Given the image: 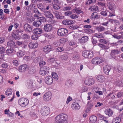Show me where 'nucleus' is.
Wrapping results in <instances>:
<instances>
[{"mask_svg": "<svg viewBox=\"0 0 123 123\" xmlns=\"http://www.w3.org/2000/svg\"><path fill=\"white\" fill-rule=\"evenodd\" d=\"M68 119V116L65 114H61L56 117V121H60L63 123H66Z\"/></svg>", "mask_w": 123, "mask_h": 123, "instance_id": "f257e3e1", "label": "nucleus"}, {"mask_svg": "<svg viewBox=\"0 0 123 123\" xmlns=\"http://www.w3.org/2000/svg\"><path fill=\"white\" fill-rule=\"evenodd\" d=\"M82 55L85 58L90 59L93 56L92 51L85 50L83 51Z\"/></svg>", "mask_w": 123, "mask_h": 123, "instance_id": "f03ea898", "label": "nucleus"}, {"mask_svg": "<svg viewBox=\"0 0 123 123\" xmlns=\"http://www.w3.org/2000/svg\"><path fill=\"white\" fill-rule=\"evenodd\" d=\"M40 112L42 115L43 116H46L50 112L49 108L48 107L44 106L43 107L41 110Z\"/></svg>", "mask_w": 123, "mask_h": 123, "instance_id": "7ed1b4c3", "label": "nucleus"}, {"mask_svg": "<svg viewBox=\"0 0 123 123\" xmlns=\"http://www.w3.org/2000/svg\"><path fill=\"white\" fill-rule=\"evenodd\" d=\"M68 32V30L65 28H62L58 29L57 33L60 36H65Z\"/></svg>", "mask_w": 123, "mask_h": 123, "instance_id": "20e7f679", "label": "nucleus"}, {"mask_svg": "<svg viewBox=\"0 0 123 123\" xmlns=\"http://www.w3.org/2000/svg\"><path fill=\"white\" fill-rule=\"evenodd\" d=\"M103 60L101 58L98 57H95L92 60V64H98L102 63Z\"/></svg>", "mask_w": 123, "mask_h": 123, "instance_id": "39448f33", "label": "nucleus"}, {"mask_svg": "<svg viewBox=\"0 0 123 123\" xmlns=\"http://www.w3.org/2000/svg\"><path fill=\"white\" fill-rule=\"evenodd\" d=\"M49 68L48 67H43L41 68L39 71V73L40 74L43 75H45L48 72Z\"/></svg>", "mask_w": 123, "mask_h": 123, "instance_id": "423d86ee", "label": "nucleus"}, {"mask_svg": "<svg viewBox=\"0 0 123 123\" xmlns=\"http://www.w3.org/2000/svg\"><path fill=\"white\" fill-rule=\"evenodd\" d=\"M27 99L24 98H21L18 101L19 104L22 107H25L27 105Z\"/></svg>", "mask_w": 123, "mask_h": 123, "instance_id": "0eeeda50", "label": "nucleus"}, {"mask_svg": "<svg viewBox=\"0 0 123 123\" xmlns=\"http://www.w3.org/2000/svg\"><path fill=\"white\" fill-rule=\"evenodd\" d=\"M12 36V38L16 40H19L20 39L19 33L15 30L13 31Z\"/></svg>", "mask_w": 123, "mask_h": 123, "instance_id": "6e6552de", "label": "nucleus"}, {"mask_svg": "<svg viewBox=\"0 0 123 123\" xmlns=\"http://www.w3.org/2000/svg\"><path fill=\"white\" fill-rule=\"evenodd\" d=\"M52 28V25L49 24H47L44 25L43 28V30L46 32L50 31Z\"/></svg>", "mask_w": 123, "mask_h": 123, "instance_id": "1a4fd4ad", "label": "nucleus"}, {"mask_svg": "<svg viewBox=\"0 0 123 123\" xmlns=\"http://www.w3.org/2000/svg\"><path fill=\"white\" fill-rule=\"evenodd\" d=\"M95 82L93 79L91 78H89L85 80L84 81L85 84L86 85L91 86Z\"/></svg>", "mask_w": 123, "mask_h": 123, "instance_id": "9d476101", "label": "nucleus"}, {"mask_svg": "<svg viewBox=\"0 0 123 123\" xmlns=\"http://www.w3.org/2000/svg\"><path fill=\"white\" fill-rule=\"evenodd\" d=\"M52 96L51 93L50 92H48L45 93L44 95L43 99L44 100H48L50 99Z\"/></svg>", "mask_w": 123, "mask_h": 123, "instance_id": "9b49d317", "label": "nucleus"}, {"mask_svg": "<svg viewBox=\"0 0 123 123\" xmlns=\"http://www.w3.org/2000/svg\"><path fill=\"white\" fill-rule=\"evenodd\" d=\"M120 53L119 51L117 49H113L111 51L110 55L111 57L115 58L116 57V55Z\"/></svg>", "mask_w": 123, "mask_h": 123, "instance_id": "f8f14e48", "label": "nucleus"}, {"mask_svg": "<svg viewBox=\"0 0 123 123\" xmlns=\"http://www.w3.org/2000/svg\"><path fill=\"white\" fill-rule=\"evenodd\" d=\"M45 81L46 83L48 85L52 84L53 82V79L50 76L46 77L45 78Z\"/></svg>", "mask_w": 123, "mask_h": 123, "instance_id": "ddd939ff", "label": "nucleus"}, {"mask_svg": "<svg viewBox=\"0 0 123 123\" xmlns=\"http://www.w3.org/2000/svg\"><path fill=\"white\" fill-rule=\"evenodd\" d=\"M43 13L47 18L52 19L54 18L53 14L51 13L50 11H44Z\"/></svg>", "mask_w": 123, "mask_h": 123, "instance_id": "4468645a", "label": "nucleus"}, {"mask_svg": "<svg viewBox=\"0 0 123 123\" xmlns=\"http://www.w3.org/2000/svg\"><path fill=\"white\" fill-rule=\"evenodd\" d=\"M32 32L34 34L39 35L43 33V31L40 28H35L33 30Z\"/></svg>", "mask_w": 123, "mask_h": 123, "instance_id": "2eb2a0df", "label": "nucleus"}, {"mask_svg": "<svg viewBox=\"0 0 123 123\" xmlns=\"http://www.w3.org/2000/svg\"><path fill=\"white\" fill-rule=\"evenodd\" d=\"M28 66L26 65H23L20 66L19 68V71L20 72H25L28 69Z\"/></svg>", "mask_w": 123, "mask_h": 123, "instance_id": "dca6fc26", "label": "nucleus"}, {"mask_svg": "<svg viewBox=\"0 0 123 123\" xmlns=\"http://www.w3.org/2000/svg\"><path fill=\"white\" fill-rule=\"evenodd\" d=\"M53 13L55 15V17L58 19L62 18L63 16H62L61 13L55 11H53Z\"/></svg>", "mask_w": 123, "mask_h": 123, "instance_id": "f3484780", "label": "nucleus"}, {"mask_svg": "<svg viewBox=\"0 0 123 123\" xmlns=\"http://www.w3.org/2000/svg\"><path fill=\"white\" fill-rule=\"evenodd\" d=\"M6 53L9 55H12L14 53V50L13 48L9 47L6 50Z\"/></svg>", "mask_w": 123, "mask_h": 123, "instance_id": "a211bd4d", "label": "nucleus"}, {"mask_svg": "<svg viewBox=\"0 0 123 123\" xmlns=\"http://www.w3.org/2000/svg\"><path fill=\"white\" fill-rule=\"evenodd\" d=\"M24 29L26 31L31 32L32 29L31 26L28 24H26L24 26Z\"/></svg>", "mask_w": 123, "mask_h": 123, "instance_id": "6ab92c4d", "label": "nucleus"}, {"mask_svg": "<svg viewBox=\"0 0 123 123\" xmlns=\"http://www.w3.org/2000/svg\"><path fill=\"white\" fill-rule=\"evenodd\" d=\"M62 23L64 25H68L74 23L73 21L69 19H65L62 22Z\"/></svg>", "mask_w": 123, "mask_h": 123, "instance_id": "aec40b11", "label": "nucleus"}, {"mask_svg": "<svg viewBox=\"0 0 123 123\" xmlns=\"http://www.w3.org/2000/svg\"><path fill=\"white\" fill-rule=\"evenodd\" d=\"M111 67L108 66H105L103 67L104 72L107 75L109 74V73L111 69Z\"/></svg>", "mask_w": 123, "mask_h": 123, "instance_id": "412c9836", "label": "nucleus"}, {"mask_svg": "<svg viewBox=\"0 0 123 123\" xmlns=\"http://www.w3.org/2000/svg\"><path fill=\"white\" fill-rule=\"evenodd\" d=\"M91 102H91L89 101L87 104V109L86 110V113H88L89 112L93 105V103Z\"/></svg>", "mask_w": 123, "mask_h": 123, "instance_id": "4be33fe9", "label": "nucleus"}, {"mask_svg": "<svg viewBox=\"0 0 123 123\" xmlns=\"http://www.w3.org/2000/svg\"><path fill=\"white\" fill-rule=\"evenodd\" d=\"M105 114L109 117L111 116L113 114V112L110 108L107 109L105 111Z\"/></svg>", "mask_w": 123, "mask_h": 123, "instance_id": "5701e85b", "label": "nucleus"}, {"mask_svg": "<svg viewBox=\"0 0 123 123\" xmlns=\"http://www.w3.org/2000/svg\"><path fill=\"white\" fill-rule=\"evenodd\" d=\"M72 108L74 110H78L80 108V106L78 103H74L72 105Z\"/></svg>", "mask_w": 123, "mask_h": 123, "instance_id": "b1692460", "label": "nucleus"}, {"mask_svg": "<svg viewBox=\"0 0 123 123\" xmlns=\"http://www.w3.org/2000/svg\"><path fill=\"white\" fill-rule=\"evenodd\" d=\"M96 79L97 81L100 82H103L105 80L104 77L102 75H100L97 76Z\"/></svg>", "mask_w": 123, "mask_h": 123, "instance_id": "393cba45", "label": "nucleus"}, {"mask_svg": "<svg viewBox=\"0 0 123 123\" xmlns=\"http://www.w3.org/2000/svg\"><path fill=\"white\" fill-rule=\"evenodd\" d=\"M89 10L91 11H99L98 9V7L95 5L91 6L89 8Z\"/></svg>", "mask_w": 123, "mask_h": 123, "instance_id": "a878e982", "label": "nucleus"}, {"mask_svg": "<svg viewBox=\"0 0 123 123\" xmlns=\"http://www.w3.org/2000/svg\"><path fill=\"white\" fill-rule=\"evenodd\" d=\"M7 46L12 48L16 46L15 42L12 40H11L8 42L7 43Z\"/></svg>", "mask_w": 123, "mask_h": 123, "instance_id": "bb28decb", "label": "nucleus"}, {"mask_svg": "<svg viewBox=\"0 0 123 123\" xmlns=\"http://www.w3.org/2000/svg\"><path fill=\"white\" fill-rule=\"evenodd\" d=\"M51 46L50 45H48L44 47L43 50L44 52L48 53L51 50Z\"/></svg>", "mask_w": 123, "mask_h": 123, "instance_id": "cd10ccee", "label": "nucleus"}, {"mask_svg": "<svg viewBox=\"0 0 123 123\" xmlns=\"http://www.w3.org/2000/svg\"><path fill=\"white\" fill-rule=\"evenodd\" d=\"M25 52L24 50H19L17 53V56L19 57H23L25 54Z\"/></svg>", "mask_w": 123, "mask_h": 123, "instance_id": "c85d7f7f", "label": "nucleus"}, {"mask_svg": "<svg viewBox=\"0 0 123 123\" xmlns=\"http://www.w3.org/2000/svg\"><path fill=\"white\" fill-rule=\"evenodd\" d=\"M29 46L31 49L35 48L38 46V44L36 43L31 42L28 45Z\"/></svg>", "mask_w": 123, "mask_h": 123, "instance_id": "c756f323", "label": "nucleus"}, {"mask_svg": "<svg viewBox=\"0 0 123 123\" xmlns=\"http://www.w3.org/2000/svg\"><path fill=\"white\" fill-rule=\"evenodd\" d=\"M90 123H95L97 121V118L95 116L93 115L90 117Z\"/></svg>", "mask_w": 123, "mask_h": 123, "instance_id": "7c9ffc66", "label": "nucleus"}, {"mask_svg": "<svg viewBox=\"0 0 123 123\" xmlns=\"http://www.w3.org/2000/svg\"><path fill=\"white\" fill-rule=\"evenodd\" d=\"M88 38L86 36H83L81 39L80 41V43H84L87 41Z\"/></svg>", "mask_w": 123, "mask_h": 123, "instance_id": "2f4dec72", "label": "nucleus"}, {"mask_svg": "<svg viewBox=\"0 0 123 123\" xmlns=\"http://www.w3.org/2000/svg\"><path fill=\"white\" fill-rule=\"evenodd\" d=\"M42 23L40 22L38 20L35 21L33 23V26L38 27L39 26L41 25Z\"/></svg>", "mask_w": 123, "mask_h": 123, "instance_id": "473e14b6", "label": "nucleus"}, {"mask_svg": "<svg viewBox=\"0 0 123 123\" xmlns=\"http://www.w3.org/2000/svg\"><path fill=\"white\" fill-rule=\"evenodd\" d=\"M96 30L99 32H101L105 31V28L102 26L96 27Z\"/></svg>", "mask_w": 123, "mask_h": 123, "instance_id": "72a5a7b5", "label": "nucleus"}, {"mask_svg": "<svg viewBox=\"0 0 123 123\" xmlns=\"http://www.w3.org/2000/svg\"><path fill=\"white\" fill-rule=\"evenodd\" d=\"M95 36L99 38H102L104 37V36L101 33H96L94 34Z\"/></svg>", "mask_w": 123, "mask_h": 123, "instance_id": "f704fd0d", "label": "nucleus"}, {"mask_svg": "<svg viewBox=\"0 0 123 123\" xmlns=\"http://www.w3.org/2000/svg\"><path fill=\"white\" fill-rule=\"evenodd\" d=\"M80 57L79 54L77 52L75 53L73 56V60H76L79 59Z\"/></svg>", "mask_w": 123, "mask_h": 123, "instance_id": "c9c22d12", "label": "nucleus"}, {"mask_svg": "<svg viewBox=\"0 0 123 123\" xmlns=\"http://www.w3.org/2000/svg\"><path fill=\"white\" fill-rule=\"evenodd\" d=\"M61 58L62 60H66L68 58V56L67 53H65L61 56Z\"/></svg>", "mask_w": 123, "mask_h": 123, "instance_id": "e433bc0d", "label": "nucleus"}, {"mask_svg": "<svg viewBox=\"0 0 123 123\" xmlns=\"http://www.w3.org/2000/svg\"><path fill=\"white\" fill-rule=\"evenodd\" d=\"M37 6L38 7L43 11V12L44 11V6L42 4L40 3L38 4Z\"/></svg>", "mask_w": 123, "mask_h": 123, "instance_id": "4c0bfd02", "label": "nucleus"}, {"mask_svg": "<svg viewBox=\"0 0 123 123\" xmlns=\"http://www.w3.org/2000/svg\"><path fill=\"white\" fill-rule=\"evenodd\" d=\"M108 11V10H107L105 11H102L100 12V14L104 17H106L107 16Z\"/></svg>", "mask_w": 123, "mask_h": 123, "instance_id": "58836bf2", "label": "nucleus"}, {"mask_svg": "<svg viewBox=\"0 0 123 123\" xmlns=\"http://www.w3.org/2000/svg\"><path fill=\"white\" fill-rule=\"evenodd\" d=\"M121 118L119 117H116L113 120L114 123H119L121 121Z\"/></svg>", "mask_w": 123, "mask_h": 123, "instance_id": "ea45409f", "label": "nucleus"}, {"mask_svg": "<svg viewBox=\"0 0 123 123\" xmlns=\"http://www.w3.org/2000/svg\"><path fill=\"white\" fill-rule=\"evenodd\" d=\"M12 93V91L11 89H8L6 92V94L7 96L11 95Z\"/></svg>", "mask_w": 123, "mask_h": 123, "instance_id": "a19ab883", "label": "nucleus"}, {"mask_svg": "<svg viewBox=\"0 0 123 123\" xmlns=\"http://www.w3.org/2000/svg\"><path fill=\"white\" fill-rule=\"evenodd\" d=\"M113 37L117 39H123V36L114 34L112 35Z\"/></svg>", "mask_w": 123, "mask_h": 123, "instance_id": "79ce46f5", "label": "nucleus"}, {"mask_svg": "<svg viewBox=\"0 0 123 123\" xmlns=\"http://www.w3.org/2000/svg\"><path fill=\"white\" fill-rule=\"evenodd\" d=\"M99 42L102 43L107 44L108 43V41L106 40L105 39H101L99 40Z\"/></svg>", "mask_w": 123, "mask_h": 123, "instance_id": "37998d69", "label": "nucleus"}, {"mask_svg": "<svg viewBox=\"0 0 123 123\" xmlns=\"http://www.w3.org/2000/svg\"><path fill=\"white\" fill-rule=\"evenodd\" d=\"M52 76L53 78L57 80L58 79V77L57 74L55 72L52 73Z\"/></svg>", "mask_w": 123, "mask_h": 123, "instance_id": "c03bdc74", "label": "nucleus"}, {"mask_svg": "<svg viewBox=\"0 0 123 123\" xmlns=\"http://www.w3.org/2000/svg\"><path fill=\"white\" fill-rule=\"evenodd\" d=\"M64 49L62 47H59L56 49V50L57 52H62L64 51Z\"/></svg>", "mask_w": 123, "mask_h": 123, "instance_id": "a18cd8bd", "label": "nucleus"}, {"mask_svg": "<svg viewBox=\"0 0 123 123\" xmlns=\"http://www.w3.org/2000/svg\"><path fill=\"white\" fill-rule=\"evenodd\" d=\"M69 28L71 29H75L78 28V26L75 25H72L70 26H69Z\"/></svg>", "mask_w": 123, "mask_h": 123, "instance_id": "49530a36", "label": "nucleus"}, {"mask_svg": "<svg viewBox=\"0 0 123 123\" xmlns=\"http://www.w3.org/2000/svg\"><path fill=\"white\" fill-rule=\"evenodd\" d=\"M75 10L76 13L78 14H80L81 13H83V12L81 11L80 9L79 8H75Z\"/></svg>", "mask_w": 123, "mask_h": 123, "instance_id": "de8ad7c7", "label": "nucleus"}, {"mask_svg": "<svg viewBox=\"0 0 123 123\" xmlns=\"http://www.w3.org/2000/svg\"><path fill=\"white\" fill-rule=\"evenodd\" d=\"M117 72L119 73H122L123 72V68L122 67L119 66L117 69Z\"/></svg>", "mask_w": 123, "mask_h": 123, "instance_id": "09e8293b", "label": "nucleus"}, {"mask_svg": "<svg viewBox=\"0 0 123 123\" xmlns=\"http://www.w3.org/2000/svg\"><path fill=\"white\" fill-rule=\"evenodd\" d=\"M30 114L31 117H34V119L37 117V116L34 112H31L30 113Z\"/></svg>", "mask_w": 123, "mask_h": 123, "instance_id": "8fccbe9b", "label": "nucleus"}, {"mask_svg": "<svg viewBox=\"0 0 123 123\" xmlns=\"http://www.w3.org/2000/svg\"><path fill=\"white\" fill-rule=\"evenodd\" d=\"M5 50V48L1 46L0 47V53L3 54V53Z\"/></svg>", "mask_w": 123, "mask_h": 123, "instance_id": "3c124183", "label": "nucleus"}, {"mask_svg": "<svg viewBox=\"0 0 123 123\" xmlns=\"http://www.w3.org/2000/svg\"><path fill=\"white\" fill-rule=\"evenodd\" d=\"M107 96H110L112 99H114L115 97V96L113 94V93L112 92H110L109 94H108Z\"/></svg>", "mask_w": 123, "mask_h": 123, "instance_id": "603ef678", "label": "nucleus"}, {"mask_svg": "<svg viewBox=\"0 0 123 123\" xmlns=\"http://www.w3.org/2000/svg\"><path fill=\"white\" fill-rule=\"evenodd\" d=\"M107 6L111 10H114V8L113 6H112V5H111L110 3H109L108 4Z\"/></svg>", "mask_w": 123, "mask_h": 123, "instance_id": "864d4df0", "label": "nucleus"}, {"mask_svg": "<svg viewBox=\"0 0 123 123\" xmlns=\"http://www.w3.org/2000/svg\"><path fill=\"white\" fill-rule=\"evenodd\" d=\"M35 72V71L34 69H33L32 68H30L29 70V73L31 74H34Z\"/></svg>", "mask_w": 123, "mask_h": 123, "instance_id": "5fc2aeb1", "label": "nucleus"}, {"mask_svg": "<svg viewBox=\"0 0 123 123\" xmlns=\"http://www.w3.org/2000/svg\"><path fill=\"white\" fill-rule=\"evenodd\" d=\"M53 8L55 10H58L60 9V7L57 5L54 4L53 5Z\"/></svg>", "mask_w": 123, "mask_h": 123, "instance_id": "6e6d98bb", "label": "nucleus"}, {"mask_svg": "<svg viewBox=\"0 0 123 123\" xmlns=\"http://www.w3.org/2000/svg\"><path fill=\"white\" fill-rule=\"evenodd\" d=\"M117 96L118 98H121L123 96V93L121 92H119L117 94Z\"/></svg>", "mask_w": 123, "mask_h": 123, "instance_id": "4d7b16f0", "label": "nucleus"}, {"mask_svg": "<svg viewBox=\"0 0 123 123\" xmlns=\"http://www.w3.org/2000/svg\"><path fill=\"white\" fill-rule=\"evenodd\" d=\"M46 64L45 62L43 61H40L39 62V64L40 67L43 66L45 64Z\"/></svg>", "mask_w": 123, "mask_h": 123, "instance_id": "13d9d810", "label": "nucleus"}, {"mask_svg": "<svg viewBox=\"0 0 123 123\" xmlns=\"http://www.w3.org/2000/svg\"><path fill=\"white\" fill-rule=\"evenodd\" d=\"M15 31H16L17 32H18V33H21L24 31L23 30L21 27H19L18 29L16 30Z\"/></svg>", "mask_w": 123, "mask_h": 123, "instance_id": "bf43d9fd", "label": "nucleus"}, {"mask_svg": "<svg viewBox=\"0 0 123 123\" xmlns=\"http://www.w3.org/2000/svg\"><path fill=\"white\" fill-rule=\"evenodd\" d=\"M40 18L38 20L41 23L42 22H45L46 19L44 17H40Z\"/></svg>", "mask_w": 123, "mask_h": 123, "instance_id": "052dcab7", "label": "nucleus"}, {"mask_svg": "<svg viewBox=\"0 0 123 123\" xmlns=\"http://www.w3.org/2000/svg\"><path fill=\"white\" fill-rule=\"evenodd\" d=\"M27 83H26V86H27L28 87H30L32 86V82L29 80L27 81Z\"/></svg>", "mask_w": 123, "mask_h": 123, "instance_id": "680f3d73", "label": "nucleus"}, {"mask_svg": "<svg viewBox=\"0 0 123 123\" xmlns=\"http://www.w3.org/2000/svg\"><path fill=\"white\" fill-rule=\"evenodd\" d=\"M1 67L5 68H7L8 67V65L6 63H4L1 65Z\"/></svg>", "mask_w": 123, "mask_h": 123, "instance_id": "e2e57ef3", "label": "nucleus"}, {"mask_svg": "<svg viewBox=\"0 0 123 123\" xmlns=\"http://www.w3.org/2000/svg\"><path fill=\"white\" fill-rule=\"evenodd\" d=\"M31 38L32 39L36 40L38 38V36L36 35H33L32 36Z\"/></svg>", "mask_w": 123, "mask_h": 123, "instance_id": "0e129e2a", "label": "nucleus"}, {"mask_svg": "<svg viewBox=\"0 0 123 123\" xmlns=\"http://www.w3.org/2000/svg\"><path fill=\"white\" fill-rule=\"evenodd\" d=\"M112 12H109L110 14L109 16L110 17H112L115 16V13L114 10H111Z\"/></svg>", "mask_w": 123, "mask_h": 123, "instance_id": "69168bd1", "label": "nucleus"}, {"mask_svg": "<svg viewBox=\"0 0 123 123\" xmlns=\"http://www.w3.org/2000/svg\"><path fill=\"white\" fill-rule=\"evenodd\" d=\"M53 45L55 47H57L59 46L60 44L58 41H56L54 43Z\"/></svg>", "mask_w": 123, "mask_h": 123, "instance_id": "338daca9", "label": "nucleus"}, {"mask_svg": "<svg viewBox=\"0 0 123 123\" xmlns=\"http://www.w3.org/2000/svg\"><path fill=\"white\" fill-rule=\"evenodd\" d=\"M28 36L27 34H23L22 36V38L24 39H26L28 38Z\"/></svg>", "mask_w": 123, "mask_h": 123, "instance_id": "774afa93", "label": "nucleus"}]
</instances>
